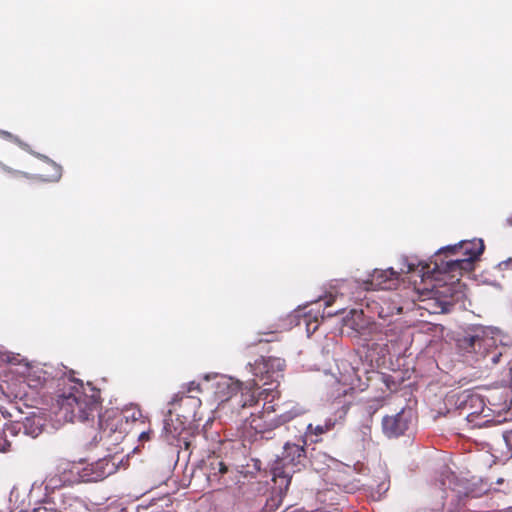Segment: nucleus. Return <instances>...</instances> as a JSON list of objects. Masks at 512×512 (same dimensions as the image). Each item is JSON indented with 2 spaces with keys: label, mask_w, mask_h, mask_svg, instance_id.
I'll return each instance as SVG.
<instances>
[{
  "label": "nucleus",
  "mask_w": 512,
  "mask_h": 512,
  "mask_svg": "<svg viewBox=\"0 0 512 512\" xmlns=\"http://www.w3.org/2000/svg\"><path fill=\"white\" fill-rule=\"evenodd\" d=\"M306 441L302 444L287 442L284 445L282 456L279 457L273 466L274 480L282 479L286 483V487L290 484L292 474L300 470V466L304 465L306 459L305 451Z\"/></svg>",
  "instance_id": "20e7f679"
},
{
  "label": "nucleus",
  "mask_w": 512,
  "mask_h": 512,
  "mask_svg": "<svg viewBox=\"0 0 512 512\" xmlns=\"http://www.w3.org/2000/svg\"><path fill=\"white\" fill-rule=\"evenodd\" d=\"M484 249L485 245L482 239H473L470 241H461L457 245L442 248L439 250L436 257H440L442 253L450 255L461 254L467 259H471L474 263L484 252Z\"/></svg>",
  "instance_id": "f8f14e48"
},
{
  "label": "nucleus",
  "mask_w": 512,
  "mask_h": 512,
  "mask_svg": "<svg viewBox=\"0 0 512 512\" xmlns=\"http://www.w3.org/2000/svg\"><path fill=\"white\" fill-rule=\"evenodd\" d=\"M180 392H185V395H197L198 396L202 392V390H201L199 383H197L195 381H191L187 385L182 386V389Z\"/></svg>",
  "instance_id": "b1692460"
},
{
  "label": "nucleus",
  "mask_w": 512,
  "mask_h": 512,
  "mask_svg": "<svg viewBox=\"0 0 512 512\" xmlns=\"http://www.w3.org/2000/svg\"><path fill=\"white\" fill-rule=\"evenodd\" d=\"M411 419V411L405 410H402L393 416H385L382 420V428L384 434L389 438L403 435L409 428Z\"/></svg>",
  "instance_id": "ddd939ff"
},
{
  "label": "nucleus",
  "mask_w": 512,
  "mask_h": 512,
  "mask_svg": "<svg viewBox=\"0 0 512 512\" xmlns=\"http://www.w3.org/2000/svg\"><path fill=\"white\" fill-rule=\"evenodd\" d=\"M183 444H184V447L186 450H191L192 451V442L191 441H186L185 439H183Z\"/></svg>",
  "instance_id": "7c9ffc66"
},
{
  "label": "nucleus",
  "mask_w": 512,
  "mask_h": 512,
  "mask_svg": "<svg viewBox=\"0 0 512 512\" xmlns=\"http://www.w3.org/2000/svg\"><path fill=\"white\" fill-rule=\"evenodd\" d=\"M0 171L7 173L12 178H22V177L27 178L28 177L27 173L22 172L20 170L12 169V168L6 166L5 164H3L2 162H0Z\"/></svg>",
  "instance_id": "393cba45"
},
{
  "label": "nucleus",
  "mask_w": 512,
  "mask_h": 512,
  "mask_svg": "<svg viewBox=\"0 0 512 512\" xmlns=\"http://www.w3.org/2000/svg\"><path fill=\"white\" fill-rule=\"evenodd\" d=\"M388 349H392L394 353H399V328L392 327L385 332Z\"/></svg>",
  "instance_id": "aec40b11"
},
{
  "label": "nucleus",
  "mask_w": 512,
  "mask_h": 512,
  "mask_svg": "<svg viewBox=\"0 0 512 512\" xmlns=\"http://www.w3.org/2000/svg\"><path fill=\"white\" fill-rule=\"evenodd\" d=\"M263 335H266L267 338H261L258 342L261 343V342H272V341H275L277 339L276 337V331H270V332H266V333H262Z\"/></svg>",
  "instance_id": "a878e982"
},
{
  "label": "nucleus",
  "mask_w": 512,
  "mask_h": 512,
  "mask_svg": "<svg viewBox=\"0 0 512 512\" xmlns=\"http://www.w3.org/2000/svg\"><path fill=\"white\" fill-rule=\"evenodd\" d=\"M11 450V443L6 439L0 438V452H8Z\"/></svg>",
  "instance_id": "cd10ccee"
},
{
  "label": "nucleus",
  "mask_w": 512,
  "mask_h": 512,
  "mask_svg": "<svg viewBox=\"0 0 512 512\" xmlns=\"http://www.w3.org/2000/svg\"><path fill=\"white\" fill-rule=\"evenodd\" d=\"M483 412H479L476 415L469 416V414H465L463 420L465 421V425L468 429L481 428L486 426L489 422L487 419L488 415H482Z\"/></svg>",
  "instance_id": "6ab92c4d"
},
{
  "label": "nucleus",
  "mask_w": 512,
  "mask_h": 512,
  "mask_svg": "<svg viewBox=\"0 0 512 512\" xmlns=\"http://www.w3.org/2000/svg\"><path fill=\"white\" fill-rule=\"evenodd\" d=\"M457 346L463 354H474L475 360H486L487 364L496 365L503 355V346L496 344V339L489 336L482 326L468 328L457 339Z\"/></svg>",
  "instance_id": "f03ea898"
},
{
  "label": "nucleus",
  "mask_w": 512,
  "mask_h": 512,
  "mask_svg": "<svg viewBox=\"0 0 512 512\" xmlns=\"http://www.w3.org/2000/svg\"><path fill=\"white\" fill-rule=\"evenodd\" d=\"M246 422L255 433L266 434L285 424L287 418L276 415L273 405H267L259 413H252Z\"/></svg>",
  "instance_id": "6e6552de"
},
{
  "label": "nucleus",
  "mask_w": 512,
  "mask_h": 512,
  "mask_svg": "<svg viewBox=\"0 0 512 512\" xmlns=\"http://www.w3.org/2000/svg\"><path fill=\"white\" fill-rule=\"evenodd\" d=\"M32 512H60V511L50 505L49 506L43 505V506L34 508Z\"/></svg>",
  "instance_id": "bb28decb"
},
{
  "label": "nucleus",
  "mask_w": 512,
  "mask_h": 512,
  "mask_svg": "<svg viewBox=\"0 0 512 512\" xmlns=\"http://www.w3.org/2000/svg\"><path fill=\"white\" fill-rule=\"evenodd\" d=\"M205 470L209 481L219 479L228 471L226 464L216 456H209L205 463Z\"/></svg>",
  "instance_id": "dca6fc26"
},
{
  "label": "nucleus",
  "mask_w": 512,
  "mask_h": 512,
  "mask_svg": "<svg viewBox=\"0 0 512 512\" xmlns=\"http://www.w3.org/2000/svg\"><path fill=\"white\" fill-rule=\"evenodd\" d=\"M371 422L372 419L369 417L368 422L359 426L357 430L354 431L353 436L356 441L362 443L364 447L366 443H369L372 439L371 437Z\"/></svg>",
  "instance_id": "a211bd4d"
},
{
  "label": "nucleus",
  "mask_w": 512,
  "mask_h": 512,
  "mask_svg": "<svg viewBox=\"0 0 512 512\" xmlns=\"http://www.w3.org/2000/svg\"><path fill=\"white\" fill-rule=\"evenodd\" d=\"M250 372L255 377L256 382L262 385L276 384L284 377L286 361L280 357L261 356L253 364H249Z\"/></svg>",
  "instance_id": "39448f33"
},
{
  "label": "nucleus",
  "mask_w": 512,
  "mask_h": 512,
  "mask_svg": "<svg viewBox=\"0 0 512 512\" xmlns=\"http://www.w3.org/2000/svg\"><path fill=\"white\" fill-rule=\"evenodd\" d=\"M117 453L98 459L84 469L86 481L97 482L114 474L118 469Z\"/></svg>",
  "instance_id": "9b49d317"
},
{
  "label": "nucleus",
  "mask_w": 512,
  "mask_h": 512,
  "mask_svg": "<svg viewBox=\"0 0 512 512\" xmlns=\"http://www.w3.org/2000/svg\"><path fill=\"white\" fill-rule=\"evenodd\" d=\"M173 416H170L168 410L164 419L163 433L168 442L180 441L182 434L186 430L185 424L187 420L178 416H176V419H173Z\"/></svg>",
  "instance_id": "2eb2a0df"
},
{
  "label": "nucleus",
  "mask_w": 512,
  "mask_h": 512,
  "mask_svg": "<svg viewBox=\"0 0 512 512\" xmlns=\"http://www.w3.org/2000/svg\"><path fill=\"white\" fill-rule=\"evenodd\" d=\"M334 302H335V296H333L331 294L326 296L324 299L325 309L330 307Z\"/></svg>",
  "instance_id": "c85d7f7f"
},
{
  "label": "nucleus",
  "mask_w": 512,
  "mask_h": 512,
  "mask_svg": "<svg viewBox=\"0 0 512 512\" xmlns=\"http://www.w3.org/2000/svg\"><path fill=\"white\" fill-rule=\"evenodd\" d=\"M100 390L74 378L63 379L62 392L56 404L63 418L69 422L94 419L101 407Z\"/></svg>",
  "instance_id": "f257e3e1"
},
{
  "label": "nucleus",
  "mask_w": 512,
  "mask_h": 512,
  "mask_svg": "<svg viewBox=\"0 0 512 512\" xmlns=\"http://www.w3.org/2000/svg\"><path fill=\"white\" fill-rule=\"evenodd\" d=\"M335 425V422L332 419H328L325 421L323 425H316L313 426L312 424H309L307 427V432L309 434H314L316 436L322 435L330 430L333 429Z\"/></svg>",
  "instance_id": "4be33fe9"
},
{
  "label": "nucleus",
  "mask_w": 512,
  "mask_h": 512,
  "mask_svg": "<svg viewBox=\"0 0 512 512\" xmlns=\"http://www.w3.org/2000/svg\"><path fill=\"white\" fill-rule=\"evenodd\" d=\"M258 386L259 383L256 382V380H253V384L248 387L247 385L244 386V384L240 381H234L233 379L229 378L217 384L216 395L220 401L224 402L240 392L241 407H252L258 403V397L253 390L254 387Z\"/></svg>",
  "instance_id": "0eeeda50"
},
{
  "label": "nucleus",
  "mask_w": 512,
  "mask_h": 512,
  "mask_svg": "<svg viewBox=\"0 0 512 512\" xmlns=\"http://www.w3.org/2000/svg\"><path fill=\"white\" fill-rule=\"evenodd\" d=\"M457 407L460 410V415L469 414V416H473L479 412H484L485 402L479 394L464 391L458 396Z\"/></svg>",
  "instance_id": "4468645a"
},
{
  "label": "nucleus",
  "mask_w": 512,
  "mask_h": 512,
  "mask_svg": "<svg viewBox=\"0 0 512 512\" xmlns=\"http://www.w3.org/2000/svg\"><path fill=\"white\" fill-rule=\"evenodd\" d=\"M68 479H62L61 477H59L57 474H54V475H49L44 483H45V488L46 489H56V488H59L61 486H63L66 481Z\"/></svg>",
  "instance_id": "5701e85b"
},
{
  "label": "nucleus",
  "mask_w": 512,
  "mask_h": 512,
  "mask_svg": "<svg viewBox=\"0 0 512 512\" xmlns=\"http://www.w3.org/2000/svg\"><path fill=\"white\" fill-rule=\"evenodd\" d=\"M343 310H344L343 308H339V309L334 310V311H327L326 313L324 311L323 315H322V318H324L325 316L331 317V316L337 315V314L341 313Z\"/></svg>",
  "instance_id": "c756f323"
},
{
  "label": "nucleus",
  "mask_w": 512,
  "mask_h": 512,
  "mask_svg": "<svg viewBox=\"0 0 512 512\" xmlns=\"http://www.w3.org/2000/svg\"><path fill=\"white\" fill-rule=\"evenodd\" d=\"M168 405L169 414L182 417L185 420L194 418L201 406V400L197 395H185V392L176 393Z\"/></svg>",
  "instance_id": "9d476101"
},
{
  "label": "nucleus",
  "mask_w": 512,
  "mask_h": 512,
  "mask_svg": "<svg viewBox=\"0 0 512 512\" xmlns=\"http://www.w3.org/2000/svg\"><path fill=\"white\" fill-rule=\"evenodd\" d=\"M420 268V264L409 262L407 258L403 259L400 272L393 268L375 269L370 278L364 282L366 290H390L397 286L401 273H412Z\"/></svg>",
  "instance_id": "423d86ee"
},
{
  "label": "nucleus",
  "mask_w": 512,
  "mask_h": 512,
  "mask_svg": "<svg viewBox=\"0 0 512 512\" xmlns=\"http://www.w3.org/2000/svg\"><path fill=\"white\" fill-rule=\"evenodd\" d=\"M23 427L25 433L31 435L32 437L38 436L42 431V425L40 423V420L35 417L25 418V421L23 422Z\"/></svg>",
  "instance_id": "412c9836"
},
{
  "label": "nucleus",
  "mask_w": 512,
  "mask_h": 512,
  "mask_svg": "<svg viewBox=\"0 0 512 512\" xmlns=\"http://www.w3.org/2000/svg\"><path fill=\"white\" fill-rule=\"evenodd\" d=\"M124 415L118 411H106L99 415V432L92 437L88 443L90 447H96L99 443L106 450H111L113 446H118L124 439Z\"/></svg>",
  "instance_id": "7ed1b4c3"
},
{
  "label": "nucleus",
  "mask_w": 512,
  "mask_h": 512,
  "mask_svg": "<svg viewBox=\"0 0 512 512\" xmlns=\"http://www.w3.org/2000/svg\"><path fill=\"white\" fill-rule=\"evenodd\" d=\"M420 264V274L422 277L433 276L435 273H444L449 274L453 272H470L474 268V263L471 261V259H467L466 257L463 258H456V259H448L446 261L441 260L440 263L438 262V259L435 260L434 266L431 268L430 264Z\"/></svg>",
  "instance_id": "1a4fd4ad"
},
{
  "label": "nucleus",
  "mask_w": 512,
  "mask_h": 512,
  "mask_svg": "<svg viewBox=\"0 0 512 512\" xmlns=\"http://www.w3.org/2000/svg\"><path fill=\"white\" fill-rule=\"evenodd\" d=\"M49 380L48 374L40 368L31 369L27 375V384L33 389L43 387Z\"/></svg>",
  "instance_id": "f3484780"
}]
</instances>
